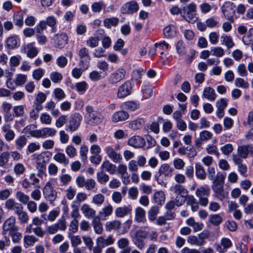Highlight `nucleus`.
I'll return each instance as SVG.
<instances>
[{
    "label": "nucleus",
    "instance_id": "nucleus-46",
    "mask_svg": "<svg viewBox=\"0 0 253 253\" xmlns=\"http://www.w3.org/2000/svg\"><path fill=\"white\" fill-rule=\"evenodd\" d=\"M159 212V208L158 206H152L148 212V217L149 220L153 221L156 219Z\"/></svg>",
    "mask_w": 253,
    "mask_h": 253
},
{
    "label": "nucleus",
    "instance_id": "nucleus-33",
    "mask_svg": "<svg viewBox=\"0 0 253 253\" xmlns=\"http://www.w3.org/2000/svg\"><path fill=\"white\" fill-rule=\"evenodd\" d=\"M101 169L102 171L105 170L111 174H113L116 170V166L111 163L109 161L106 160L103 162L101 166Z\"/></svg>",
    "mask_w": 253,
    "mask_h": 253
},
{
    "label": "nucleus",
    "instance_id": "nucleus-13",
    "mask_svg": "<svg viewBox=\"0 0 253 253\" xmlns=\"http://www.w3.org/2000/svg\"><path fill=\"white\" fill-rule=\"evenodd\" d=\"M52 40L56 47L62 48L67 43L68 37L66 34L62 33L55 35Z\"/></svg>",
    "mask_w": 253,
    "mask_h": 253
},
{
    "label": "nucleus",
    "instance_id": "nucleus-55",
    "mask_svg": "<svg viewBox=\"0 0 253 253\" xmlns=\"http://www.w3.org/2000/svg\"><path fill=\"white\" fill-rule=\"evenodd\" d=\"M109 179V175L103 171L101 170L97 173V180L100 184H104L108 181Z\"/></svg>",
    "mask_w": 253,
    "mask_h": 253
},
{
    "label": "nucleus",
    "instance_id": "nucleus-47",
    "mask_svg": "<svg viewBox=\"0 0 253 253\" xmlns=\"http://www.w3.org/2000/svg\"><path fill=\"white\" fill-rule=\"evenodd\" d=\"M23 240L26 248L34 246L35 243L38 241V239L34 235H25Z\"/></svg>",
    "mask_w": 253,
    "mask_h": 253
},
{
    "label": "nucleus",
    "instance_id": "nucleus-43",
    "mask_svg": "<svg viewBox=\"0 0 253 253\" xmlns=\"http://www.w3.org/2000/svg\"><path fill=\"white\" fill-rule=\"evenodd\" d=\"M68 237L70 239L72 247H77L82 244L81 238L79 235H74L71 233H68Z\"/></svg>",
    "mask_w": 253,
    "mask_h": 253
},
{
    "label": "nucleus",
    "instance_id": "nucleus-11",
    "mask_svg": "<svg viewBox=\"0 0 253 253\" xmlns=\"http://www.w3.org/2000/svg\"><path fill=\"white\" fill-rule=\"evenodd\" d=\"M132 90V84L129 81H126L118 88L117 97L118 98H124L130 95Z\"/></svg>",
    "mask_w": 253,
    "mask_h": 253
},
{
    "label": "nucleus",
    "instance_id": "nucleus-39",
    "mask_svg": "<svg viewBox=\"0 0 253 253\" xmlns=\"http://www.w3.org/2000/svg\"><path fill=\"white\" fill-rule=\"evenodd\" d=\"M195 173L197 177L201 180H204L206 178V172L203 167L199 164H196L195 165Z\"/></svg>",
    "mask_w": 253,
    "mask_h": 253
},
{
    "label": "nucleus",
    "instance_id": "nucleus-34",
    "mask_svg": "<svg viewBox=\"0 0 253 253\" xmlns=\"http://www.w3.org/2000/svg\"><path fill=\"white\" fill-rule=\"evenodd\" d=\"M113 211V206L109 204L102 209L101 211H99V215L103 219H106L107 217L112 215Z\"/></svg>",
    "mask_w": 253,
    "mask_h": 253
},
{
    "label": "nucleus",
    "instance_id": "nucleus-54",
    "mask_svg": "<svg viewBox=\"0 0 253 253\" xmlns=\"http://www.w3.org/2000/svg\"><path fill=\"white\" fill-rule=\"evenodd\" d=\"M13 22L15 25L21 27L23 25V15L20 12L14 14L13 16Z\"/></svg>",
    "mask_w": 253,
    "mask_h": 253
},
{
    "label": "nucleus",
    "instance_id": "nucleus-40",
    "mask_svg": "<svg viewBox=\"0 0 253 253\" xmlns=\"http://www.w3.org/2000/svg\"><path fill=\"white\" fill-rule=\"evenodd\" d=\"M153 197L155 202L160 206L162 205L165 201L166 195L162 191L156 192Z\"/></svg>",
    "mask_w": 253,
    "mask_h": 253
},
{
    "label": "nucleus",
    "instance_id": "nucleus-25",
    "mask_svg": "<svg viewBox=\"0 0 253 253\" xmlns=\"http://www.w3.org/2000/svg\"><path fill=\"white\" fill-rule=\"evenodd\" d=\"M2 131L4 133V138L7 141L12 140L15 137L14 131L11 129V126L9 124H4L1 128Z\"/></svg>",
    "mask_w": 253,
    "mask_h": 253
},
{
    "label": "nucleus",
    "instance_id": "nucleus-6",
    "mask_svg": "<svg viewBox=\"0 0 253 253\" xmlns=\"http://www.w3.org/2000/svg\"><path fill=\"white\" fill-rule=\"evenodd\" d=\"M78 55L80 57L79 67L83 70H86L89 67L90 60L88 49L84 47L81 48L79 50Z\"/></svg>",
    "mask_w": 253,
    "mask_h": 253
},
{
    "label": "nucleus",
    "instance_id": "nucleus-20",
    "mask_svg": "<svg viewBox=\"0 0 253 253\" xmlns=\"http://www.w3.org/2000/svg\"><path fill=\"white\" fill-rule=\"evenodd\" d=\"M215 196L219 200L222 201L227 197L228 193L224 191L223 185H212Z\"/></svg>",
    "mask_w": 253,
    "mask_h": 253
},
{
    "label": "nucleus",
    "instance_id": "nucleus-27",
    "mask_svg": "<svg viewBox=\"0 0 253 253\" xmlns=\"http://www.w3.org/2000/svg\"><path fill=\"white\" fill-rule=\"evenodd\" d=\"M122 222L120 220L116 219L107 221L105 224L106 231H111L115 230L118 231L121 227Z\"/></svg>",
    "mask_w": 253,
    "mask_h": 253
},
{
    "label": "nucleus",
    "instance_id": "nucleus-38",
    "mask_svg": "<svg viewBox=\"0 0 253 253\" xmlns=\"http://www.w3.org/2000/svg\"><path fill=\"white\" fill-rule=\"evenodd\" d=\"M37 126L35 125H29L27 126L24 129L23 132L30 134L32 137L37 138L38 129H36Z\"/></svg>",
    "mask_w": 253,
    "mask_h": 253
},
{
    "label": "nucleus",
    "instance_id": "nucleus-2",
    "mask_svg": "<svg viewBox=\"0 0 253 253\" xmlns=\"http://www.w3.org/2000/svg\"><path fill=\"white\" fill-rule=\"evenodd\" d=\"M148 234V231L140 229L136 231L134 235L131 236L133 244L138 249L141 250L145 248L144 239L147 238Z\"/></svg>",
    "mask_w": 253,
    "mask_h": 253
},
{
    "label": "nucleus",
    "instance_id": "nucleus-9",
    "mask_svg": "<svg viewBox=\"0 0 253 253\" xmlns=\"http://www.w3.org/2000/svg\"><path fill=\"white\" fill-rule=\"evenodd\" d=\"M82 120V117L79 114L75 113L72 115L66 126V130L71 132L76 131L80 126Z\"/></svg>",
    "mask_w": 253,
    "mask_h": 253
},
{
    "label": "nucleus",
    "instance_id": "nucleus-53",
    "mask_svg": "<svg viewBox=\"0 0 253 253\" xmlns=\"http://www.w3.org/2000/svg\"><path fill=\"white\" fill-rule=\"evenodd\" d=\"M91 8L94 12L99 13L102 9H105L106 5L103 1H99L93 3Z\"/></svg>",
    "mask_w": 253,
    "mask_h": 253
},
{
    "label": "nucleus",
    "instance_id": "nucleus-52",
    "mask_svg": "<svg viewBox=\"0 0 253 253\" xmlns=\"http://www.w3.org/2000/svg\"><path fill=\"white\" fill-rule=\"evenodd\" d=\"M15 197L20 203L24 205H26L30 200V197L28 195H26L20 191H18L16 193Z\"/></svg>",
    "mask_w": 253,
    "mask_h": 253
},
{
    "label": "nucleus",
    "instance_id": "nucleus-24",
    "mask_svg": "<svg viewBox=\"0 0 253 253\" xmlns=\"http://www.w3.org/2000/svg\"><path fill=\"white\" fill-rule=\"evenodd\" d=\"M81 210L84 216L88 219L95 218L96 214V211L91 208L88 204H83L81 208Z\"/></svg>",
    "mask_w": 253,
    "mask_h": 253
},
{
    "label": "nucleus",
    "instance_id": "nucleus-42",
    "mask_svg": "<svg viewBox=\"0 0 253 253\" xmlns=\"http://www.w3.org/2000/svg\"><path fill=\"white\" fill-rule=\"evenodd\" d=\"M53 159L61 164H63L64 166H67L69 163V160L66 158L65 155L61 152L56 153L53 157Z\"/></svg>",
    "mask_w": 253,
    "mask_h": 253
},
{
    "label": "nucleus",
    "instance_id": "nucleus-35",
    "mask_svg": "<svg viewBox=\"0 0 253 253\" xmlns=\"http://www.w3.org/2000/svg\"><path fill=\"white\" fill-rule=\"evenodd\" d=\"M186 203L188 205L191 206V210L193 211H196L199 210V202H197L193 196L190 195L187 197Z\"/></svg>",
    "mask_w": 253,
    "mask_h": 253
},
{
    "label": "nucleus",
    "instance_id": "nucleus-44",
    "mask_svg": "<svg viewBox=\"0 0 253 253\" xmlns=\"http://www.w3.org/2000/svg\"><path fill=\"white\" fill-rule=\"evenodd\" d=\"M220 38L222 44L225 45L227 48H232L234 45V43L230 36L223 34Z\"/></svg>",
    "mask_w": 253,
    "mask_h": 253
},
{
    "label": "nucleus",
    "instance_id": "nucleus-19",
    "mask_svg": "<svg viewBox=\"0 0 253 253\" xmlns=\"http://www.w3.org/2000/svg\"><path fill=\"white\" fill-rule=\"evenodd\" d=\"M132 208L130 205L119 207L115 210V215L118 218H123L130 214Z\"/></svg>",
    "mask_w": 253,
    "mask_h": 253
},
{
    "label": "nucleus",
    "instance_id": "nucleus-62",
    "mask_svg": "<svg viewBox=\"0 0 253 253\" xmlns=\"http://www.w3.org/2000/svg\"><path fill=\"white\" fill-rule=\"evenodd\" d=\"M79 229V221L77 219H73L70 223L69 230L70 233L73 234L77 232Z\"/></svg>",
    "mask_w": 253,
    "mask_h": 253
},
{
    "label": "nucleus",
    "instance_id": "nucleus-41",
    "mask_svg": "<svg viewBox=\"0 0 253 253\" xmlns=\"http://www.w3.org/2000/svg\"><path fill=\"white\" fill-rule=\"evenodd\" d=\"M144 124V121L143 119L139 118L130 122L128 127L131 129L137 130L141 128Z\"/></svg>",
    "mask_w": 253,
    "mask_h": 253
},
{
    "label": "nucleus",
    "instance_id": "nucleus-22",
    "mask_svg": "<svg viewBox=\"0 0 253 253\" xmlns=\"http://www.w3.org/2000/svg\"><path fill=\"white\" fill-rule=\"evenodd\" d=\"M233 161L234 164L238 166V171L239 173L244 177H247L248 168L246 165L243 163V160L236 156Z\"/></svg>",
    "mask_w": 253,
    "mask_h": 253
},
{
    "label": "nucleus",
    "instance_id": "nucleus-21",
    "mask_svg": "<svg viewBox=\"0 0 253 253\" xmlns=\"http://www.w3.org/2000/svg\"><path fill=\"white\" fill-rule=\"evenodd\" d=\"M249 145H243L238 147L237 148V154H233L232 160L237 157H239L241 159H246L248 158L249 154Z\"/></svg>",
    "mask_w": 253,
    "mask_h": 253
},
{
    "label": "nucleus",
    "instance_id": "nucleus-61",
    "mask_svg": "<svg viewBox=\"0 0 253 253\" xmlns=\"http://www.w3.org/2000/svg\"><path fill=\"white\" fill-rule=\"evenodd\" d=\"M105 197L101 194H97L93 196L92 203L95 205L100 206L104 202Z\"/></svg>",
    "mask_w": 253,
    "mask_h": 253
},
{
    "label": "nucleus",
    "instance_id": "nucleus-50",
    "mask_svg": "<svg viewBox=\"0 0 253 253\" xmlns=\"http://www.w3.org/2000/svg\"><path fill=\"white\" fill-rule=\"evenodd\" d=\"M226 173L217 172L215 178L212 180V185H223Z\"/></svg>",
    "mask_w": 253,
    "mask_h": 253
},
{
    "label": "nucleus",
    "instance_id": "nucleus-17",
    "mask_svg": "<svg viewBox=\"0 0 253 253\" xmlns=\"http://www.w3.org/2000/svg\"><path fill=\"white\" fill-rule=\"evenodd\" d=\"M15 222L16 219L14 216H11L7 218L2 225L3 233L5 234L7 231L10 232L12 230L17 229V227L15 226Z\"/></svg>",
    "mask_w": 253,
    "mask_h": 253
},
{
    "label": "nucleus",
    "instance_id": "nucleus-51",
    "mask_svg": "<svg viewBox=\"0 0 253 253\" xmlns=\"http://www.w3.org/2000/svg\"><path fill=\"white\" fill-rule=\"evenodd\" d=\"M79 205L76 202H73L71 204V208L72 210L71 212V216L73 219H77L80 217V213L79 212Z\"/></svg>",
    "mask_w": 253,
    "mask_h": 253
},
{
    "label": "nucleus",
    "instance_id": "nucleus-60",
    "mask_svg": "<svg viewBox=\"0 0 253 253\" xmlns=\"http://www.w3.org/2000/svg\"><path fill=\"white\" fill-rule=\"evenodd\" d=\"M59 214L60 211L59 210L56 209L52 210L49 212L46 218H44V220L53 222L59 216Z\"/></svg>",
    "mask_w": 253,
    "mask_h": 253
},
{
    "label": "nucleus",
    "instance_id": "nucleus-37",
    "mask_svg": "<svg viewBox=\"0 0 253 253\" xmlns=\"http://www.w3.org/2000/svg\"><path fill=\"white\" fill-rule=\"evenodd\" d=\"M171 190L176 195H188V191L180 184H176L171 188Z\"/></svg>",
    "mask_w": 253,
    "mask_h": 253
},
{
    "label": "nucleus",
    "instance_id": "nucleus-26",
    "mask_svg": "<svg viewBox=\"0 0 253 253\" xmlns=\"http://www.w3.org/2000/svg\"><path fill=\"white\" fill-rule=\"evenodd\" d=\"M174 170L168 164L162 165L159 169L158 173L160 176L164 175L165 177H171Z\"/></svg>",
    "mask_w": 253,
    "mask_h": 253
},
{
    "label": "nucleus",
    "instance_id": "nucleus-3",
    "mask_svg": "<svg viewBox=\"0 0 253 253\" xmlns=\"http://www.w3.org/2000/svg\"><path fill=\"white\" fill-rule=\"evenodd\" d=\"M86 115H87L88 121L94 125L100 124L104 119L103 115L99 111L95 110L94 108L88 105L85 107Z\"/></svg>",
    "mask_w": 253,
    "mask_h": 253
},
{
    "label": "nucleus",
    "instance_id": "nucleus-12",
    "mask_svg": "<svg viewBox=\"0 0 253 253\" xmlns=\"http://www.w3.org/2000/svg\"><path fill=\"white\" fill-rule=\"evenodd\" d=\"M139 9V6L135 1H130L125 3L121 7V13L124 14H131L137 12Z\"/></svg>",
    "mask_w": 253,
    "mask_h": 253
},
{
    "label": "nucleus",
    "instance_id": "nucleus-45",
    "mask_svg": "<svg viewBox=\"0 0 253 253\" xmlns=\"http://www.w3.org/2000/svg\"><path fill=\"white\" fill-rule=\"evenodd\" d=\"M123 107L129 111H134L139 107V104L135 101H129L125 102L123 104Z\"/></svg>",
    "mask_w": 253,
    "mask_h": 253
},
{
    "label": "nucleus",
    "instance_id": "nucleus-36",
    "mask_svg": "<svg viewBox=\"0 0 253 253\" xmlns=\"http://www.w3.org/2000/svg\"><path fill=\"white\" fill-rule=\"evenodd\" d=\"M4 205L8 210H14V212L22 206L21 204L16 202L13 199H9L6 200Z\"/></svg>",
    "mask_w": 253,
    "mask_h": 253
},
{
    "label": "nucleus",
    "instance_id": "nucleus-10",
    "mask_svg": "<svg viewBox=\"0 0 253 253\" xmlns=\"http://www.w3.org/2000/svg\"><path fill=\"white\" fill-rule=\"evenodd\" d=\"M42 193L44 198L50 203L54 201L57 198V192L53 188L50 181L46 183L43 188Z\"/></svg>",
    "mask_w": 253,
    "mask_h": 253
},
{
    "label": "nucleus",
    "instance_id": "nucleus-31",
    "mask_svg": "<svg viewBox=\"0 0 253 253\" xmlns=\"http://www.w3.org/2000/svg\"><path fill=\"white\" fill-rule=\"evenodd\" d=\"M19 41L17 36H11L6 39L5 46L9 49H13L17 47Z\"/></svg>",
    "mask_w": 253,
    "mask_h": 253
},
{
    "label": "nucleus",
    "instance_id": "nucleus-32",
    "mask_svg": "<svg viewBox=\"0 0 253 253\" xmlns=\"http://www.w3.org/2000/svg\"><path fill=\"white\" fill-rule=\"evenodd\" d=\"M135 220L137 222L144 223L146 221L145 211L141 207H137L135 210Z\"/></svg>",
    "mask_w": 253,
    "mask_h": 253
},
{
    "label": "nucleus",
    "instance_id": "nucleus-15",
    "mask_svg": "<svg viewBox=\"0 0 253 253\" xmlns=\"http://www.w3.org/2000/svg\"><path fill=\"white\" fill-rule=\"evenodd\" d=\"M129 145L136 148H143L145 145V139L139 136L135 135L130 137L127 141Z\"/></svg>",
    "mask_w": 253,
    "mask_h": 253
},
{
    "label": "nucleus",
    "instance_id": "nucleus-28",
    "mask_svg": "<svg viewBox=\"0 0 253 253\" xmlns=\"http://www.w3.org/2000/svg\"><path fill=\"white\" fill-rule=\"evenodd\" d=\"M115 241V239L112 236H108L106 239L104 238L102 236L98 237L96 239L97 245L104 248L106 246H108L112 245Z\"/></svg>",
    "mask_w": 253,
    "mask_h": 253
},
{
    "label": "nucleus",
    "instance_id": "nucleus-48",
    "mask_svg": "<svg viewBox=\"0 0 253 253\" xmlns=\"http://www.w3.org/2000/svg\"><path fill=\"white\" fill-rule=\"evenodd\" d=\"M92 224L95 232L97 234H100L103 231V226L99 218L95 217L93 218Z\"/></svg>",
    "mask_w": 253,
    "mask_h": 253
},
{
    "label": "nucleus",
    "instance_id": "nucleus-5",
    "mask_svg": "<svg viewBox=\"0 0 253 253\" xmlns=\"http://www.w3.org/2000/svg\"><path fill=\"white\" fill-rule=\"evenodd\" d=\"M121 149L120 145L117 144L113 148L112 146H107L104 151L108 158L115 163H120L122 160V155L118 152Z\"/></svg>",
    "mask_w": 253,
    "mask_h": 253
},
{
    "label": "nucleus",
    "instance_id": "nucleus-7",
    "mask_svg": "<svg viewBox=\"0 0 253 253\" xmlns=\"http://www.w3.org/2000/svg\"><path fill=\"white\" fill-rule=\"evenodd\" d=\"M210 189L208 187L201 186L196 191V195L199 198V202L201 206L206 207L208 203V196L210 195Z\"/></svg>",
    "mask_w": 253,
    "mask_h": 253
},
{
    "label": "nucleus",
    "instance_id": "nucleus-64",
    "mask_svg": "<svg viewBox=\"0 0 253 253\" xmlns=\"http://www.w3.org/2000/svg\"><path fill=\"white\" fill-rule=\"evenodd\" d=\"M65 193L66 198L69 200H72L76 195V189L70 186L65 190Z\"/></svg>",
    "mask_w": 253,
    "mask_h": 253
},
{
    "label": "nucleus",
    "instance_id": "nucleus-1",
    "mask_svg": "<svg viewBox=\"0 0 253 253\" xmlns=\"http://www.w3.org/2000/svg\"><path fill=\"white\" fill-rule=\"evenodd\" d=\"M51 155L52 153L49 151H44L39 154H34L33 155L36 159V169L38 170V176L42 177L46 175V165L49 162Z\"/></svg>",
    "mask_w": 253,
    "mask_h": 253
},
{
    "label": "nucleus",
    "instance_id": "nucleus-63",
    "mask_svg": "<svg viewBox=\"0 0 253 253\" xmlns=\"http://www.w3.org/2000/svg\"><path fill=\"white\" fill-rule=\"evenodd\" d=\"M18 229L12 230L9 232V235L11 237L14 243H18L22 238V234L17 231Z\"/></svg>",
    "mask_w": 253,
    "mask_h": 253
},
{
    "label": "nucleus",
    "instance_id": "nucleus-59",
    "mask_svg": "<svg viewBox=\"0 0 253 253\" xmlns=\"http://www.w3.org/2000/svg\"><path fill=\"white\" fill-rule=\"evenodd\" d=\"M164 34L168 38L173 37L176 34L175 28L172 26L166 27L164 29Z\"/></svg>",
    "mask_w": 253,
    "mask_h": 253
},
{
    "label": "nucleus",
    "instance_id": "nucleus-16",
    "mask_svg": "<svg viewBox=\"0 0 253 253\" xmlns=\"http://www.w3.org/2000/svg\"><path fill=\"white\" fill-rule=\"evenodd\" d=\"M232 245L231 240L227 238L221 239L220 244H216L215 248L219 253H225Z\"/></svg>",
    "mask_w": 253,
    "mask_h": 253
},
{
    "label": "nucleus",
    "instance_id": "nucleus-56",
    "mask_svg": "<svg viewBox=\"0 0 253 253\" xmlns=\"http://www.w3.org/2000/svg\"><path fill=\"white\" fill-rule=\"evenodd\" d=\"M209 221L214 226H218L223 221L222 217L219 214H212L210 216Z\"/></svg>",
    "mask_w": 253,
    "mask_h": 253
},
{
    "label": "nucleus",
    "instance_id": "nucleus-58",
    "mask_svg": "<svg viewBox=\"0 0 253 253\" xmlns=\"http://www.w3.org/2000/svg\"><path fill=\"white\" fill-rule=\"evenodd\" d=\"M13 113L16 117H23L25 115V106L23 105L15 106L13 108Z\"/></svg>",
    "mask_w": 253,
    "mask_h": 253
},
{
    "label": "nucleus",
    "instance_id": "nucleus-57",
    "mask_svg": "<svg viewBox=\"0 0 253 253\" xmlns=\"http://www.w3.org/2000/svg\"><path fill=\"white\" fill-rule=\"evenodd\" d=\"M27 139L24 135L19 136L15 140V144L17 149L21 150L27 143Z\"/></svg>",
    "mask_w": 253,
    "mask_h": 253
},
{
    "label": "nucleus",
    "instance_id": "nucleus-49",
    "mask_svg": "<svg viewBox=\"0 0 253 253\" xmlns=\"http://www.w3.org/2000/svg\"><path fill=\"white\" fill-rule=\"evenodd\" d=\"M119 19L116 17L106 18L103 21L104 26L108 29H110L112 26H116L119 23Z\"/></svg>",
    "mask_w": 253,
    "mask_h": 253
},
{
    "label": "nucleus",
    "instance_id": "nucleus-4",
    "mask_svg": "<svg viewBox=\"0 0 253 253\" xmlns=\"http://www.w3.org/2000/svg\"><path fill=\"white\" fill-rule=\"evenodd\" d=\"M126 74V69L119 68L109 75L107 78L108 82L111 85H116L125 78Z\"/></svg>",
    "mask_w": 253,
    "mask_h": 253
},
{
    "label": "nucleus",
    "instance_id": "nucleus-8",
    "mask_svg": "<svg viewBox=\"0 0 253 253\" xmlns=\"http://www.w3.org/2000/svg\"><path fill=\"white\" fill-rule=\"evenodd\" d=\"M221 9L225 18L231 22H233V17L235 14V5L233 2L231 1L224 2Z\"/></svg>",
    "mask_w": 253,
    "mask_h": 253
},
{
    "label": "nucleus",
    "instance_id": "nucleus-30",
    "mask_svg": "<svg viewBox=\"0 0 253 253\" xmlns=\"http://www.w3.org/2000/svg\"><path fill=\"white\" fill-rule=\"evenodd\" d=\"M15 213L18 216V219L22 224L27 223L29 220V215L26 211H23V207L21 206Z\"/></svg>",
    "mask_w": 253,
    "mask_h": 253
},
{
    "label": "nucleus",
    "instance_id": "nucleus-14",
    "mask_svg": "<svg viewBox=\"0 0 253 253\" xmlns=\"http://www.w3.org/2000/svg\"><path fill=\"white\" fill-rule=\"evenodd\" d=\"M34 42L29 43L21 47V51L26 53L27 56L30 58H34L38 53V50L34 46Z\"/></svg>",
    "mask_w": 253,
    "mask_h": 253
},
{
    "label": "nucleus",
    "instance_id": "nucleus-23",
    "mask_svg": "<svg viewBox=\"0 0 253 253\" xmlns=\"http://www.w3.org/2000/svg\"><path fill=\"white\" fill-rule=\"evenodd\" d=\"M129 114L124 111H119L115 112L112 116V120L114 123L123 122L129 118Z\"/></svg>",
    "mask_w": 253,
    "mask_h": 253
},
{
    "label": "nucleus",
    "instance_id": "nucleus-18",
    "mask_svg": "<svg viewBox=\"0 0 253 253\" xmlns=\"http://www.w3.org/2000/svg\"><path fill=\"white\" fill-rule=\"evenodd\" d=\"M57 133V130L53 127H44L38 129V138H45L49 137H53Z\"/></svg>",
    "mask_w": 253,
    "mask_h": 253
},
{
    "label": "nucleus",
    "instance_id": "nucleus-29",
    "mask_svg": "<svg viewBox=\"0 0 253 253\" xmlns=\"http://www.w3.org/2000/svg\"><path fill=\"white\" fill-rule=\"evenodd\" d=\"M216 94L214 89L211 87H206L204 88L203 97L207 99L210 101H213L216 98Z\"/></svg>",
    "mask_w": 253,
    "mask_h": 253
}]
</instances>
